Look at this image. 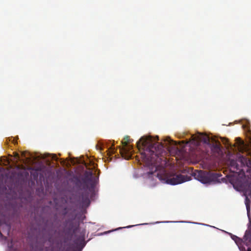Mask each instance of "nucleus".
Segmentation results:
<instances>
[{
  "label": "nucleus",
  "mask_w": 251,
  "mask_h": 251,
  "mask_svg": "<svg viewBox=\"0 0 251 251\" xmlns=\"http://www.w3.org/2000/svg\"><path fill=\"white\" fill-rule=\"evenodd\" d=\"M52 158L55 161H57L58 159V158L57 157V156L55 154L52 155Z\"/></svg>",
  "instance_id": "16"
},
{
  "label": "nucleus",
  "mask_w": 251,
  "mask_h": 251,
  "mask_svg": "<svg viewBox=\"0 0 251 251\" xmlns=\"http://www.w3.org/2000/svg\"><path fill=\"white\" fill-rule=\"evenodd\" d=\"M195 178L203 184H211L220 182L222 175L210 173L204 171H197L194 173Z\"/></svg>",
  "instance_id": "3"
},
{
  "label": "nucleus",
  "mask_w": 251,
  "mask_h": 251,
  "mask_svg": "<svg viewBox=\"0 0 251 251\" xmlns=\"http://www.w3.org/2000/svg\"><path fill=\"white\" fill-rule=\"evenodd\" d=\"M93 172L92 171H86L84 172L83 177L89 179L91 181V187L94 188L95 187L94 182L92 180Z\"/></svg>",
  "instance_id": "10"
},
{
  "label": "nucleus",
  "mask_w": 251,
  "mask_h": 251,
  "mask_svg": "<svg viewBox=\"0 0 251 251\" xmlns=\"http://www.w3.org/2000/svg\"><path fill=\"white\" fill-rule=\"evenodd\" d=\"M85 231H82L80 232V235L75 240V244H81L85 240Z\"/></svg>",
  "instance_id": "11"
},
{
  "label": "nucleus",
  "mask_w": 251,
  "mask_h": 251,
  "mask_svg": "<svg viewBox=\"0 0 251 251\" xmlns=\"http://www.w3.org/2000/svg\"><path fill=\"white\" fill-rule=\"evenodd\" d=\"M130 139L129 136H126L124 137L123 140L121 142L123 147L120 148V151L123 157L126 160L131 158V155L130 151L132 149L131 146L128 145Z\"/></svg>",
  "instance_id": "6"
},
{
  "label": "nucleus",
  "mask_w": 251,
  "mask_h": 251,
  "mask_svg": "<svg viewBox=\"0 0 251 251\" xmlns=\"http://www.w3.org/2000/svg\"><path fill=\"white\" fill-rule=\"evenodd\" d=\"M250 225H251V220L250 221Z\"/></svg>",
  "instance_id": "18"
},
{
  "label": "nucleus",
  "mask_w": 251,
  "mask_h": 251,
  "mask_svg": "<svg viewBox=\"0 0 251 251\" xmlns=\"http://www.w3.org/2000/svg\"><path fill=\"white\" fill-rule=\"evenodd\" d=\"M228 234L240 251H251V228L246 231L243 239L231 233Z\"/></svg>",
  "instance_id": "4"
},
{
  "label": "nucleus",
  "mask_w": 251,
  "mask_h": 251,
  "mask_svg": "<svg viewBox=\"0 0 251 251\" xmlns=\"http://www.w3.org/2000/svg\"><path fill=\"white\" fill-rule=\"evenodd\" d=\"M194 140L197 142V143L200 142H203L205 144L209 145L212 141L210 137L205 134L199 133V135Z\"/></svg>",
  "instance_id": "8"
},
{
  "label": "nucleus",
  "mask_w": 251,
  "mask_h": 251,
  "mask_svg": "<svg viewBox=\"0 0 251 251\" xmlns=\"http://www.w3.org/2000/svg\"><path fill=\"white\" fill-rule=\"evenodd\" d=\"M74 178V183L75 186L79 190H90L93 189L91 187V181L89 179L83 177L80 179L77 176H75Z\"/></svg>",
  "instance_id": "7"
},
{
  "label": "nucleus",
  "mask_w": 251,
  "mask_h": 251,
  "mask_svg": "<svg viewBox=\"0 0 251 251\" xmlns=\"http://www.w3.org/2000/svg\"><path fill=\"white\" fill-rule=\"evenodd\" d=\"M164 178L160 177L159 175L157 174V177L160 179L166 180L167 183L171 185H176L185 182L188 180L187 177L182 175H174L172 176L169 177L166 173L165 174Z\"/></svg>",
  "instance_id": "5"
},
{
  "label": "nucleus",
  "mask_w": 251,
  "mask_h": 251,
  "mask_svg": "<svg viewBox=\"0 0 251 251\" xmlns=\"http://www.w3.org/2000/svg\"><path fill=\"white\" fill-rule=\"evenodd\" d=\"M82 203L83 205H88L90 203V200L88 196L82 195Z\"/></svg>",
  "instance_id": "12"
},
{
  "label": "nucleus",
  "mask_w": 251,
  "mask_h": 251,
  "mask_svg": "<svg viewBox=\"0 0 251 251\" xmlns=\"http://www.w3.org/2000/svg\"><path fill=\"white\" fill-rule=\"evenodd\" d=\"M164 145L162 143L155 142L151 136H143L137 142V147L140 152L141 158L147 165L155 166L164 156L166 152L164 148H168L169 144L174 143L170 138L165 140Z\"/></svg>",
  "instance_id": "2"
},
{
  "label": "nucleus",
  "mask_w": 251,
  "mask_h": 251,
  "mask_svg": "<svg viewBox=\"0 0 251 251\" xmlns=\"http://www.w3.org/2000/svg\"><path fill=\"white\" fill-rule=\"evenodd\" d=\"M15 157H16V158L18 160H20V157L18 153H16Z\"/></svg>",
  "instance_id": "17"
},
{
  "label": "nucleus",
  "mask_w": 251,
  "mask_h": 251,
  "mask_svg": "<svg viewBox=\"0 0 251 251\" xmlns=\"http://www.w3.org/2000/svg\"><path fill=\"white\" fill-rule=\"evenodd\" d=\"M237 140H239V144L240 145H242L244 144L243 141L240 138H238Z\"/></svg>",
  "instance_id": "15"
},
{
  "label": "nucleus",
  "mask_w": 251,
  "mask_h": 251,
  "mask_svg": "<svg viewBox=\"0 0 251 251\" xmlns=\"http://www.w3.org/2000/svg\"><path fill=\"white\" fill-rule=\"evenodd\" d=\"M238 161L240 163L241 167L239 168L238 164L234 160L230 162L231 168L234 170L232 173L227 176L228 180L237 191H242L245 196V203L246 206L248 215L250 211L251 198V160L249 158L241 156Z\"/></svg>",
  "instance_id": "1"
},
{
  "label": "nucleus",
  "mask_w": 251,
  "mask_h": 251,
  "mask_svg": "<svg viewBox=\"0 0 251 251\" xmlns=\"http://www.w3.org/2000/svg\"><path fill=\"white\" fill-rule=\"evenodd\" d=\"M209 145L211 151L214 152L219 154L221 152V145L219 141H212Z\"/></svg>",
  "instance_id": "9"
},
{
  "label": "nucleus",
  "mask_w": 251,
  "mask_h": 251,
  "mask_svg": "<svg viewBox=\"0 0 251 251\" xmlns=\"http://www.w3.org/2000/svg\"><path fill=\"white\" fill-rule=\"evenodd\" d=\"M4 224H5V228L7 229V234L8 235L9 233V231L10 230L11 226H10L9 224H7V223H6L5 222H4Z\"/></svg>",
  "instance_id": "14"
},
{
  "label": "nucleus",
  "mask_w": 251,
  "mask_h": 251,
  "mask_svg": "<svg viewBox=\"0 0 251 251\" xmlns=\"http://www.w3.org/2000/svg\"><path fill=\"white\" fill-rule=\"evenodd\" d=\"M26 154H28L29 155V153H28V152H22V155L25 159V161H23V162L29 161L30 160V158L29 157H26Z\"/></svg>",
  "instance_id": "13"
}]
</instances>
